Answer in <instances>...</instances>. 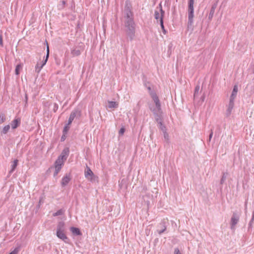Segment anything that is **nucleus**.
Masks as SVG:
<instances>
[{"instance_id": "35", "label": "nucleus", "mask_w": 254, "mask_h": 254, "mask_svg": "<svg viewBox=\"0 0 254 254\" xmlns=\"http://www.w3.org/2000/svg\"><path fill=\"white\" fill-rule=\"evenodd\" d=\"M163 134H164V137L165 141L168 143L169 142V136L168 133L167 132H164Z\"/></svg>"}, {"instance_id": "23", "label": "nucleus", "mask_w": 254, "mask_h": 254, "mask_svg": "<svg viewBox=\"0 0 254 254\" xmlns=\"http://www.w3.org/2000/svg\"><path fill=\"white\" fill-rule=\"evenodd\" d=\"M69 152L68 148H65L62 151L61 154L67 158L69 154Z\"/></svg>"}, {"instance_id": "18", "label": "nucleus", "mask_w": 254, "mask_h": 254, "mask_svg": "<svg viewBox=\"0 0 254 254\" xmlns=\"http://www.w3.org/2000/svg\"><path fill=\"white\" fill-rule=\"evenodd\" d=\"M57 231H64V223L63 221L59 222Z\"/></svg>"}, {"instance_id": "5", "label": "nucleus", "mask_w": 254, "mask_h": 254, "mask_svg": "<svg viewBox=\"0 0 254 254\" xmlns=\"http://www.w3.org/2000/svg\"><path fill=\"white\" fill-rule=\"evenodd\" d=\"M151 97L153 100L156 108L154 109H156V110H157L158 112H161V104L159 101V99L158 98V97L156 95V93H151Z\"/></svg>"}, {"instance_id": "21", "label": "nucleus", "mask_w": 254, "mask_h": 254, "mask_svg": "<svg viewBox=\"0 0 254 254\" xmlns=\"http://www.w3.org/2000/svg\"><path fill=\"white\" fill-rule=\"evenodd\" d=\"M64 161L61 160L58 158L55 163V168H59L61 169L62 166L64 165Z\"/></svg>"}, {"instance_id": "6", "label": "nucleus", "mask_w": 254, "mask_h": 254, "mask_svg": "<svg viewBox=\"0 0 254 254\" xmlns=\"http://www.w3.org/2000/svg\"><path fill=\"white\" fill-rule=\"evenodd\" d=\"M81 115L80 111L78 110H75L73 111L69 117L67 125H70L75 117H80Z\"/></svg>"}, {"instance_id": "41", "label": "nucleus", "mask_w": 254, "mask_h": 254, "mask_svg": "<svg viewBox=\"0 0 254 254\" xmlns=\"http://www.w3.org/2000/svg\"><path fill=\"white\" fill-rule=\"evenodd\" d=\"M212 136H213V130H212V129H211L210 133L209 135V138H208V141L209 142H210L211 141V138L212 137Z\"/></svg>"}, {"instance_id": "33", "label": "nucleus", "mask_w": 254, "mask_h": 254, "mask_svg": "<svg viewBox=\"0 0 254 254\" xmlns=\"http://www.w3.org/2000/svg\"><path fill=\"white\" fill-rule=\"evenodd\" d=\"M160 24L161 28L163 31V33L164 34H166V31L165 30V28H164V24H163V19L162 17H161Z\"/></svg>"}, {"instance_id": "44", "label": "nucleus", "mask_w": 254, "mask_h": 254, "mask_svg": "<svg viewBox=\"0 0 254 254\" xmlns=\"http://www.w3.org/2000/svg\"><path fill=\"white\" fill-rule=\"evenodd\" d=\"M147 89H148V91H149V94H150V96H151V92H152V93H155L154 91H152V90H151V87H150V86H148V87H147Z\"/></svg>"}, {"instance_id": "15", "label": "nucleus", "mask_w": 254, "mask_h": 254, "mask_svg": "<svg viewBox=\"0 0 254 254\" xmlns=\"http://www.w3.org/2000/svg\"><path fill=\"white\" fill-rule=\"evenodd\" d=\"M64 231H57V236L60 239L65 241V240L67 239V237L65 235Z\"/></svg>"}, {"instance_id": "26", "label": "nucleus", "mask_w": 254, "mask_h": 254, "mask_svg": "<svg viewBox=\"0 0 254 254\" xmlns=\"http://www.w3.org/2000/svg\"><path fill=\"white\" fill-rule=\"evenodd\" d=\"M10 129V126L9 125H6L3 127L2 128V130L1 131V133L3 134H6L7 133V132L9 131Z\"/></svg>"}, {"instance_id": "10", "label": "nucleus", "mask_w": 254, "mask_h": 254, "mask_svg": "<svg viewBox=\"0 0 254 254\" xmlns=\"http://www.w3.org/2000/svg\"><path fill=\"white\" fill-rule=\"evenodd\" d=\"M152 112L154 113V115L155 116V119L156 122L158 123V124H161L162 123V110H161V112H158L157 110H156V109L152 110Z\"/></svg>"}, {"instance_id": "34", "label": "nucleus", "mask_w": 254, "mask_h": 254, "mask_svg": "<svg viewBox=\"0 0 254 254\" xmlns=\"http://www.w3.org/2000/svg\"><path fill=\"white\" fill-rule=\"evenodd\" d=\"M65 3H66L65 1L63 0L62 1V3L59 4V5L58 6L59 9H63L64 8V5H65Z\"/></svg>"}, {"instance_id": "13", "label": "nucleus", "mask_w": 254, "mask_h": 254, "mask_svg": "<svg viewBox=\"0 0 254 254\" xmlns=\"http://www.w3.org/2000/svg\"><path fill=\"white\" fill-rule=\"evenodd\" d=\"M71 180L70 174H66L62 179L61 184L63 187L66 186L69 182Z\"/></svg>"}, {"instance_id": "45", "label": "nucleus", "mask_w": 254, "mask_h": 254, "mask_svg": "<svg viewBox=\"0 0 254 254\" xmlns=\"http://www.w3.org/2000/svg\"><path fill=\"white\" fill-rule=\"evenodd\" d=\"M0 46L1 47L3 46L2 37V36H1V35H0Z\"/></svg>"}, {"instance_id": "19", "label": "nucleus", "mask_w": 254, "mask_h": 254, "mask_svg": "<svg viewBox=\"0 0 254 254\" xmlns=\"http://www.w3.org/2000/svg\"><path fill=\"white\" fill-rule=\"evenodd\" d=\"M18 160L15 159L13 161L12 164L11 165V170L9 172V174H11L13 172L18 165Z\"/></svg>"}, {"instance_id": "29", "label": "nucleus", "mask_w": 254, "mask_h": 254, "mask_svg": "<svg viewBox=\"0 0 254 254\" xmlns=\"http://www.w3.org/2000/svg\"><path fill=\"white\" fill-rule=\"evenodd\" d=\"M22 66L20 64H18L16 65L15 73L16 75H18L20 73V69L21 68Z\"/></svg>"}, {"instance_id": "14", "label": "nucleus", "mask_w": 254, "mask_h": 254, "mask_svg": "<svg viewBox=\"0 0 254 254\" xmlns=\"http://www.w3.org/2000/svg\"><path fill=\"white\" fill-rule=\"evenodd\" d=\"M21 120L19 118L15 119L11 122V125L12 129L16 128L20 124Z\"/></svg>"}, {"instance_id": "3", "label": "nucleus", "mask_w": 254, "mask_h": 254, "mask_svg": "<svg viewBox=\"0 0 254 254\" xmlns=\"http://www.w3.org/2000/svg\"><path fill=\"white\" fill-rule=\"evenodd\" d=\"M240 216V214L236 211H235L233 213V215L230 221L231 229H235L236 225L239 221Z\"/></svg>"}, {"instance_id": "7", "label": "nucleus", "mask_w": 254, "mask_h": 254, "mask_svg": "<svg viewBox=\"0 0 254 254\" xmlns=\"http://www.w3.org/2000/svg\"><path fill=\"white\" fill-rule=\"evenodd\" d=\"M49 57V46H47V54H46V59L42 62V64L41 65L40 68H39L38 69V63L36 64V65L35 66L36 72H37V73H39L40 71L41 68L46 64V63L48 60Z\"/></svg>"}, {"instance_id": "32", "label": "nucleus", "mask_w": 254, "mask_h": 254, "mask_svg": "<svg viewBox=\"0 0 254 254\" xmlns=\"http://www.w3.org/2000/svg\"><path fill=\"white\" fill-rule=\"evenodd\" d=\"M64 214V211L62 209L59 210L56 212L54 213L53 215L54 216H57L59 215H62Z\"/></svg>"}, {"instance_id": "43", "label": "nucleus", "mask_w": 254, "mask_h": 254, "mask_svg": "<svg viewBox=\"0 0 254 254\" xmlns=\"http://www.w3.org/2000/svg\"><path fill=\"white\" fill-rule=\"evenodd\" d=\"M58 105L57 104L55 103L54 104V108L53 110L55 112H56L57 111V110H58Z\"/></svg>"}, {"instance_id": "28", "label": "nucleus", "mask_w": 254, "mask_h": 254, "mask_svg": "<svg viewBox=\"0 0 254 254\" xmlns=\"http://www.w3.org/2000/svg\"><path fill=\"white\" fill-rule=\"evenodd\" d=\"M6 120V117L3 113L0 115V125L4 122Z\"/></svg>"}, {"instance_id": "8", "label": "nucleus", "mask_w": 254, "mask_h": 254, "mask_svg": "<svg viewBox=\"0 0 254 254\" xmlns=\"http://www.w3.org/2000/svg\"><path fill=\"white\" fill-rule=\"evenodd\" d=\"M49 57V46H47V54H46V59L42 62V64L41 65L40 68H39L38 69V63L36 64V65L35 66L36 72H37V73H39L40 71L41 68L46 64V63L48 60Z\"/></svg>"}, {"instance_id": "24", "label": "nucleus", "mask_w": 254, "mask_h": 254, "mask_svg": "<svg viewBox=\"0 0 254 254\" xmlns=\"http://www.w3.org/2000/svg\"><path fill=\"white\" fill-rule=\"evenodd\" d=\"M118 106V104L116 102L114 101H109L108 102V107L109 108H117Z\"/></svg>"}, {"instance_id": "11", "label": "nucleus", "mask_w": 254, "mask_h": 254, "mask_svg": "<svg viewBox=\"0 0 254 254\" xmlns=\"http://www.w3.org/2000/svg\"><path fill=\"white\" fill-rule=\"evenodd\" d=\"M234 106V100L230 99L229 104L228 105V108L226 110V115L227 116H229L231 114V112L232 109H233Z\"/></svg>"}, {"instance_id": "47", "label": "nucleus", "mask_w": 254, "mask_h": 254, "mask_svg": "<svg viewBox=\"0 0 254 254\" xmlns=\"http://www.w3.org/2000/svg\"><path fill=\"white\" fill-rule=\"evenodd\" d=\"M40 66H41V65H39V64H38V69L39 68H40Z\"/></svg>"}, {"instance_id": "46", "label": "nucleus", "mask_w": 254, "mask_h": 254, "mask_svg": "<svg viewBox=\"0 0 254 254\" xmlns=\"http://www.w3.org/2000/svg\"><path fill=\"white\" fill-rule=\"evenodd\" d=\"M65 134H64L63 133V135H62V137H61V141H64L65 139Z\"/></svg>"}, {"instance_id": "12", "label": "nucleus", "mask_w": 254, "mask_h": 254, "mask_svg": "<svg viewBox=\"0 0 254 254\" xmlns=\"http://www.w3.org/2000/svg\"><path fill=\"white\" fill-rule=\"evenodd\" d=\"M159 6L160 7V12H161V13H160L157 10H155V13H154V16H155V18L156 19H159V20L160 21V19H161V17H162V18L163 17V16H164V14L165 13V12L162 9V6H161V4H159Z\"/></svg>"}, {"instance_id": "22", "label": "nucleus", "mask_w": 254, "mask_h": 254, "mask_svg": "<svg viewBox=\"0 0 254 254\" xmlns=\"http://www.w3.org/2000/svg\"><path fill=\"white\" fill-rule=\"evenodd\" d=\"M228 175V173L227 172H223L222 174V178L220 180V184L222 185L224 184L225 182L227 176Z\"/></svg>"}, {"instance_id": "38", "label": "nucleus", "mask_w": 254, "mask_h": 254, "mask_svg": "<svg viewBox=\"0 0 254 254\" xmlns=\"http://www.w3.org/2000/svg\"><path fill=\"white\" fill-rule=\"evenodd\" d=\"M59 159H60L61 160L64 161V162L67 158L64 157V156L62 155L61 154L58 157V158Z\"/></svg>"}, {"instance_id": "25", "label": "nucleus", "mask_w": 254, "mask_h": 254, "mask_svg": "<svg viewBox=\"0 0 254 254\" xmlns=\"http://www.w3.org/2000/svg\"><path fill=\"white\" fill-rule=\"evenodd\" d=\"M71 54L73 56H78L80 55V51L78 49H73L71 51Z\"/></svg>"}, {"instance_id": "9", "label": "nucleus", "mask_w": 254, "mask_h": 254, "mask_svg": "<svg viewBox=\"0 0 254 254\" xmlns=\"http://www.w3.org/2000/svg\"><path fill=\"white\" fill-rule=\"evenodd\" d=\"M84 175L85 178L90 181H92L93 180V178L95 177V176L93 172L91 171L90 168L87 166H86V169L85 170Z\"/></svg>"}, {"instance_id": "31", "label": "nucleus", "mask_w": 254, "mask_h": 254, "mask_svg": "<svg viewBox=\"0 0 254 254\" xmlns=\"http://www.w3.org/2000/svg\"><path fill=\"white\" fill-rule=\"evenodd\" d=\"M159 128L162 131L163 133L166 132V127L163 125L162 123L159 124Z\"/></svg>"}, {"instance_id": "27", "label": "nucleus", "mask_w": 254, "mask_h": 254, "mask_svg": "<svg viewBox=\"0 0 254 254\" xmlns=\"http://www.w3.org/2000/svg\"><path fill=\"white\" fill-rule=\"evenodd\" d=\"M199 90H200V87H199V85H197L195 88V90H194V98H196L198 96V94H199Z\"/></svg>"}, {"instance_id": "42", "label": "nucleus", "mask_w": 254, "mask_h": 254, "mask_svg": "<svg viewBox=\"0 0 254 254\" xmlns=\"http://www.w3.org/2000/svg\"><path fill=\"white\" fill-rule=\"evenodd\" d=\"M174 254H182L178 248H175L174 250Z\"/></svg>"}, {"instance_id": "2", "label": "nucleus", "mask_w": 254, "mask_h": 254, "mask_svg": "<svg viewBox=\"0 0 254 254\" xmlns=\"http://www.w3.org/2000/svg\"><path fill=\"white\" fill-rule=\"evenodd\" d=\"M194 0H189L188 2V29L192 30L194 17V7L193 5Z\"/></svg>"}, {"instance_id": "20", "label": "nucleus", "mask_w": 254, "mask_h": 254, "mask_svg": "<svg viewBox=\"0 0 254 254\" xmlns=\"http://www.w3.org/2000/svg\"><path fill=\"white\" fill-rule=\"evenodd\" d=\"M70 231L73 234L77 236H79L81 235V233L80 230L77 228L72 227L70 228Z\"/></svg>"}, {"instance_id": "37", "label": "nucleus", "mask_w": 254, "mask_h": 254, "mask_svg": "<svg viewBox=\"0 0 254 254\" xmlns=\"http://www.w3.org/2000/svg\"><path fill=\"white\" fill-rule=\"evenodd\" d=\"M61 169L59 168H55V171L54 173V176H57L59 172H60V171L61 170Z\"/></svg>"}, {"instance_id": "30", "label": "nucleus", "mask_w": 254, "mask_h": 254, "mask_svg": "<svg viewBox=\"0 0 254 254\" xmlns=\"http://www.w3.org/2000/svg\"><path fill=\"white\" fill-rule=\"evenodd\" d=\"M254 221V211L253 212L252 214V217L251 220H250L249 224V228H251L253 227V223Z\"/></svg>"}, {"instance_id": "17", "label": "nucleus", "mask_w": 254, "mask_h": 254, "mask_svg": "<svg viewBox=\"0 0 254 254\" xmlns=\"http://www.w3.org/2000/svg\"><path fill=\"white\" fill-rule=\"evenodd\" d=\"M216 8V4H214L212 5L209 15H208V19L209 20H211L214 15V13L215 12V9Z\"/></svg>"}, {"instance_id": "16", "label": "nucleus", "mask_w": 254, "mask_h": 254, "mask_svg": "<svg viewBox=\"0 0 254 254\" xmlns=\"http://www.w3.org/2000/svg\"><path fill=\"white\" fill-rule=\"evenodd\" d=\"M238 86L237 85H234L232 93L230 96V99L235 100L238 92Z\"/></svg>"}, {"instance_id": "36", "label": "nucleus", "mask_w": 254, "mask_h": 254, "mask_svg": "<svg viewBox=\"0 0 254 254\" xmlns=\"http://www.w3.org/2000/svg\"><path fill=\"white\" fill-rule=\"evenodd\" d=\"M69 129V125H67V124L65 126L63 129V133L66 134Z\"/></svg>"}, {"instance_id": "39", "label": "nucleus", "mask_w": 254, "mask_h": 254, "mask_svg": "<svg viewBox=\"0 0 254 254\" xmlns=\"http://www.w3.org/2000/svg\"><path fill=\"white\" fill-rule=\"evenodd\" d=\"M18 253V249L15 248L13 251H12L9 254H17Z\"/></svg>"}, {"instance_id": "1", "label": "nucleus", "mask_w": 254, "mask_h": 254, "mask_svg": "<svg viewBox=\"0 0 254 254\" xmlns=\"http://www.w3.org/2000/svg\"><path fill=\"white\" fill-rule=\"evenodd\" d=\"M124 13L125 31L128 38L132 41L135 36V24L132 11V4L129 0H127L125 2Z\"/></svg>"}, {"instance_id": "40", "label": "nucleus", "mask_w": 254, "mask_h": 254, "mask_svg": "<svg viewBox=\"0 0 254 254\" xmlns=\"http://www.w3.org/2000/svg\"><path fill=\"white\" fill-rule=\"evenodd\" d=\"M125 131V129L124 127H122L119 130V134L123 135Z\"/></svg>"}, {"instance_id": "4", "label": "nucleus", "mask_w": 254, "mask_h": 254, "mask_svg": "<svg viewBox=\"0 0 254 254\" xmlns=\"http://www.w3.org/2000/svg\"><path fill=\"white\" fill-rule=\"evenodd\" d=\"M168 223L167 219H163L158 225V229L157 230L159 234L161 235L164 232L167 228V224Z\"/></svg>"}]
</instances>
